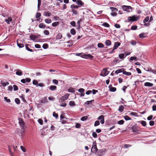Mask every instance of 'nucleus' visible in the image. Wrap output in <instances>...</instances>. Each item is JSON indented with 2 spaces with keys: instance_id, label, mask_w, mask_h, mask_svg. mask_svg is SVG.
I'll return each mask as SVG.
<instances>
[{
  "instance_id": "nucleus-63",
  "label": "nucleus",
  "mask_w": 156,
  "mask_h": 156,
  "mask_svg": "<svg viewBox=\"0 0 156 156\" xmlns=\"http://www.w3.org/2000/svg\"><path fill=\"white\" fill-rule=\"evenodd\" d=\"M149 124L151 126H153L154 124V122L153 121H151L149 122Z\"/></svg>"
},
{
  "instance_id": "nucleus-37",
  "label": "nucleus",
  "mask_w": 156,
  "mask_h": 156,
  "mask_svg": "<svg viewBox=\"0 0 156 156\" xmlns=\"http://www.w3.org/2000/svg\"><path fill=\"white\" fill-rule=\"evenodd\" d=\"M88 117L87 116H84L81 118V120L82 121H84L87 119Z\"/></svg>"
},
{
  "instance_id": "nucleus-32",
  "label": "nucleus",
  "mask_w": 156,
  "mask_h": 156,
  "mask_svg": "<svg viewBox=\"0 0 156 156\" xmlns=\"http://www.w3.org/2000/svg\"><path fill=\"white\" fill-rule=\"evenodd\" d=\"M124 119L126 121L131 120V118L129 117V116L128 115H126L124 116Z\"/></svg>"
},
{
  "instance_id": "nucleus-42",
  "label": "nucleus",
  "mask_w": 156,
  "mask_h": 156,
  "mask_svg": "<svg viewBox=\"0 0 156 156\" xmlns=\"http://www.w3.org/2000/svg\"><path fill=\"white\" fill-rule=\"evenodd\" d=\"M79 7L77 5H75L74 4H72L71 6V8L73 9H77Z\"/></svg>"
},
{
  "instance_id": "nucleus-47",
  "label": "nucleus",
  "mask_w": 156,
  "mask_h": 156,
  "mask_svg": "<svg viewBox=\"0 0 156 156\" xmlns=\"http://www.w3.org/2000/svg\"><path fill=\"white\" fill-rule=\"evenodd\" d=\"M93 101H94V100H91L90 101H86L85 103V104L88 105L90 104H91L92 102Z\"/></svg>"
},
{
  "instance_id": "nucleus-60",
  "label": "nucleus",
  "mask_w": 156,
  "mask_h": 156,
  "mask_svg": "<svg viewBox=\"0 0 156 156\" xmlns=\"http://www.w3.org/2000/svg\"><path fill=\"white\" fill-rule=\"evenodd\" d=\"M52 82L53 83L56 85H57L58 83V81L54 79L52 80Z\"/></svg>"
},
{
  "instance_id": "nucleus-19",
  "label": "nucleus",
  "mask_w": 156,
  "mask_h": 156,
  "mask_svg": "<svg viewBox=\"0 0 156 156\" xmlns=\"http://www.w3.org/2000/svg\"><path fill=\"white\" fill-rule=\"evenodd\" d=\"M139 122L140 123L144 126H146L147 125L146 122L144 121H140Z\"/></svg>"
},
{
  "instance_id": "nucleus-31",
  "label": "nucleus",
  "mask_w": 156,
  "mask_h": 156,
  "mask_svg": "<svg viewBox=\"0 0 156 156\" xmlns=\"http://www.w3.org/2000/svg\"><path fill=\"white\" fill-rule=\"evenodd\" d=\"M17 45L20 48H22L24 46V44L23 43H20L17 42Z\"/></svg>"
},
{
  "instance_id": "nucleus-53",
  "label": "nucleus",
  "mask_w": 156,
  "mask_h": 156,
  "mask_svg": "<svg viewBox=\"0 0 156 156\" xmlns=\"http://www.w3.org/2000/svg\"><path fill=\"white\" fill-rule=\"evenodd\" d=\"M92 135L93 136L94 138H96L97 137V134L95 132H93Z\"/></svg>"
},
{
  "instance_id": "nucleus-38",
  "label": "nucleus",
  "mask_w": 156,
  "mask_h": 156,
  "mask_svg": "<svg viewBox=\"0 0 156 156\" xmlns=\"http://www.w3.org/2000/svg\"><path fill=\"white\" fill-rule=\"evenodd\" d=\"M26 49L28 51H30V52H33V51L32 49H30L28 46V44H26Z\"/></svg>"
},
{
  "instance_id": "nucleus-8",
  "label": "nucleus",
  "mask_w": 156,
  "mask_h": 156,
  "mask_svg": "<svg viewBox=\"0 0 156 156\" xmlns=\"http://www.w3.org/2000/svg\"><path fill=\"white\" fill-rule=\"evenodd\" d=\"M128 20L129 21H134L137 20V19L134 17H129L128 18Z\"/></svg>"
},
{
  "instance_id": "nucleus-27",
  "label": "nucleus",
  "mask_w": 156,
  "mask_h": 156,
  "mask_svg": "<svg viewBox=\"0 0 156 156\" xmlns=\"http://www.w3.org/2000/svg\"><path fill=\"white\" fill-rule=\"evenodd\" d=\"M70 33L72 35H75L76 33V31L73 28L71 29L70 30Z\"/></svg>"
},
{
  "instance_id": "nucleus-51",
  "label": "nucleus",
  "mask_w": 156,
  "mask_h": 156,
  "mask_svg": "<svg viewBox=\"0 0 156 156\" xmlns=\"http://www.w3.org/2000/svg\"><path fill=\"white\" fill-rule=\"evenodd\" d=\"M53 115L54 117H55L56 118H57L58 117V114H56L55 112H54L53 113Z\"/></svg>"
},
{
  "instance_id": "nucleus-23",
  "label": "nucleus",
  "mask_w": 156,
  "mask_h": 156,
  "mask_svg": "<svg viewBox=\"0 0 156 156\" xmlns=\"http://www.w3.org/2000/svg\"><path fill=\"white\" fill-rule=\"evenodd\" d=\"M110 9L112 12H116L118 11V9L114 7H110Z\"/></svg>"
},
{
  "instance_id": "nucleus-36",
  "label": "nucleus",
  "mask_w": 156,
  "mask_h": 156,
  "mask_svg": "<svg viewBox=\"0 0 156 156\" xmlns=\"http://www.w3.org/2000/svg\"><path fill=\"white\" fill-rule=\"evenodd\" d=\"M149 16H147L146 17L143 21L144 23H145L146 22H147L149 20Z\"/></svg>"
},
{
  "instance_id": "nucleus-17",
  "label": "nucleus",
  "mask_w": 156,
  "mask_h": 156,
  "mask_svg": "<svg viewBox=\"0 0 156 156\" xmlns=\"http://www.w3.org/2000/svg\"><path fill=\"white\" fill-rule=\"evenodd\" d=\"M123 74L127 76H130L131 75V73L129 72H126V71L124 70H124L123 72Z\"/></svg>"
},
{
  "instance_id": "nucleus-1",
  "label": "nucleus",
  "mask_w": 156,
  "mask_h": 156,
  "mask_svg": "<svg viewBox=\"0 0 156 156\" xmlns=\"http://www.w3.org/2000/svg\"><path fill=\"white\" fill-rule=\"evenodd\" d=\"M75 55L77 56H80L82 58H92L93 57V56L90 54H88L87 55L83 54L81 55V53H76Z\"/></svg>"
},
{
  "instance_id": "nucleus-21",
  "label": "nucleus",
  "mask_w": 156,
  "mask_h": 156,
  "mask_svg": "<svg viewBox=\"0 0 156 156\" xmlns=\"http://www.w3.org/2000/svg\"><path fill=\"white\" fill-rule=\"evenodd\" d=\"M76 3L78 5H83V3L81 0H77Z\"/></svg>"
},
{
  "instance_id": "nucleus-33",
  "label": "nucleus",
  "mask_w": 156,
  "mask_h": 156,
  "mask_svg": "<svg viewBox=\"0 0 156 156\" xmlns=\"http://www.w3.org/2000/svg\"><path fill=\"white\" fill-rule=\"evenodd\" d=\"M102 25L106 27H110V25L107 23L105 22L103 23Z\"/></svg>"
},
{
  "instance_id": "nucleus-34",
  "label": "nucleus",
  "mask_w": 156,
  "mask_h": 156,
  "mask_svg": "<svg viewBox=\"0 0 156 156\" xmlns=\"http://www.w3.org/2000/svg\"><path fill=\"white\" fill-rule=\"evenodd\" d=\"M119 57L120 58L122 59H123L124 58H125L126 57H125V56H124V55L123 54H120L119 55Z\"/></svg>"
},
{
  "instance_id": "nucleus-5",
  "label": "nucleus",
  "mask_w": 156,
  "mask_h": 156,
  "mask_svg": "<svg viewBox=\"0 0 156 156\" xmlns=\"http://www.w3.org/2000/svg\"><path fill=\"white\" fill-rule=\"evenodd\" d=\"M123 10L127 12H129V9H131L132 7L130 6H123L122 7Z\"/></svg>"
},
{
  "instance_id": "nucleus-14",
  "label": "nucleus",
  "mask_w": 156,
  "mask_h": 156,
  "mask_svg": "<svg viewBox=\"0 0 156 156\" xmlns=\"http://www.w3.org/2000/svg\"><path fill=\"white\" fill-rule=\"evenodd\" d=\"M57 88L56 86L54 85L51 86L50 87L49 89L51 90H56Z\"/></svg>"
},
{
  "instance_id": "nucleus-12",
  "label": "nucleus",
  "mask_w": 156,
  "mask_h": 156,
  "mask_svg": "<svg viewBox=\"0 0 156 156\" xmlns=\"http://www.w3.org/2000/svg\"><path fill=\"white\" fill-rule=\"evenodd\" d=\"M39 27L41 28L44 29L46 26L44 23H40L39 25Z\"/></svg>"
},
{
  "instance_id": "nucleus-59",
  "label": "nucleus",
  "mask_w": 156,
  "mask_h": 156,
  "mask_svg": "<svg viewBox=\"0 0 156 156\" xmlns=\"http://www.w3.org/2000/svg\"><path fill=\"white\" fill-rule=\"evenodd\" d=\"M53 19L55 20L56 21L58 20H60V18L59 17L57 16H55L53 17Z\"/></svg>"
},
{
  "instance_id": "nucleus-50",
  "label": "nucleus",
  "mask_w": 156,
  "mask_h": 156,
  "mask_svg": "<svg viewBox=\"0 0 156 156\" xmlns=\"http://www.w3.org/2000/svg\"><path fill=\"white\" fill-rule=\"evenodd\" d=\"M13 89H14V91H17L18 89V87L16 85H13Z\"/></svg>"
},
{
  "instance_id": "nucleus-22",
  "label": "nucleus",
  "mask_w": 156,
  "mask_h": 156,
  "mask_svg": "<svg viewBox=\"0 0 156 156\" xmlns=\"http://www.w3.org/2000/svg\"><path fill=\"white\" fill-rule=\"evenodd\" d=\"M105 44L107 46H109L111 44V42L109 40H107L105 42Z\"/></svg>"
},
{
  "instance_id": "nucleus-64",
  "label": "nucleus",
  "mask_w": 156,
  "mask_h": 156,
  "mask_svg": "<svg viewBox=\"0 0 156 156\" xmlns=\"http://www.w3.org/2000/svg\"><path fill=\"white\" fill-rule=\"evenodd\" d=\"M26 82L29 83L31 81V79L30 78H27L25 79Z\"/></svg>"
},
{
  "instance_id": "nucleus-2",
  "label": "nucleus",
  "mask_w": 156,
  "mask_h": 156,
  "mask_svg": "<svg viewBox=\"0 0 156 156\" xmlns=\"http://www.w3.org/2000/svg\"><path fill=\"white\" fill-rule=\"evenodd\" d=\"M98 151V148L96 145V143L95 141L93 142L92 146L91 149V151L92 152L95 153Z\"/></svg>"
},
{
  "instance_id": "nucleus-46",
  "label": "nucleus",
  "mask_w": 156,
  "mask_h": 156,
  "mask_svg": "<svg viewBox=\"0 0 156 156\" xmlns=\"http://www.w3.org/2000/svg\"><path fill=\"white\" fill-rule=\"evenodd\" d=\"M100 124V122L99 121L97 120L94 123V126H98Z\"/></svg>"
},
{
  "instance_id": "nucleus-28",
  "label": "nucleus",
  "mask_w": 156,
  "mask_h": 156,
  "mask_svg": "<svg viewBox=\"0 0 156 156\" xmlns=\"http://www.w3.org/2000/svg\"><path fill=\"white\" fill-rule=\"evenodd\" d=\"M137 58L136 57H131L129 59V61H133V60L137 61Z\"/></svg>"
},
{
  "instance_id": "nucleus-39",
  "label": "nucleus",
  "mask_w": 156,
  "mask_h": 156,
  "mask_svg": "<svg viewBox=\"0 0 156 156\" xmlns=\"http://www.w3.org/2000/svg\"><path fill=\"white\" fill-rule=\"evenodd\" d=\"M41 5V0H38L37 9L39 10L40 7Z\"/></svg>"
},
{
  "instance_id": "nucleus-43",
  "label": "nucleus",
  "mask_w": 156,
  "mask_h": 156,
  "mask_svg": "<svg viewBox=\"0 0 156 156\" xmlns=\"http://www.w3.org/2000/svg\"><path fill=\"white\" fill-rule=\"evenodd\" d=\"M42 47L44 49H46L48 48V44H43Z\"/></svg>"
},
{
  "instance_id": "nucleus-58",
  "label": "nucleus",
  "mask_w": 156,
  "mask_h": 156,
  "mask_svg": "<svg viewBox=\"0 0 156 156\" xmlns=\"http://www.w3.org/2000/svg\"><path fill=\"white\" fill-rule=\"evenodd\" d=\"M20 98L24 102H26V100H25V98H24V96L23 95H22L20 97Z\"/></svg>"
},
{
  "instance_id": "nucleus-54",
  "label": "nucleus",
  "mask_w": 156,
  "mask_h": 156,
  "mask_svg": "<svg viewBox=\"0 0 156 156\" xmlns=\"http://www.w3.org/2000/svg\"><path fill=\"white\" fill-rule=\"evenodd\" d=\"M103 119H104V115H101L99 116L97 118V119L98 120H101Z\"/></svg>"
},
{
  "instance_id": "nucleus-55",
  "label": "nucleus",
  "mask_w": 156,
  "mask_h": 156,
  "mask_svg": "<svg viewBox=\"0 0 156 156\" xmlns=\"http://www.w3.org/2000/svg\"><path fill=\"white\" fill-rule=\"evenodd\" d=\"M44 34L46 35H48L49 34V32L47 30H44Z\"/></svg>"
},
{
  "instance_id": "nucleus-44",
  "label": "nucleus",
  "mask_w": 156,
  "mask_h": 156,
  "mask_svg": "<svg viewBox=\"0 0 156 156\" xmlns=\"http://www.w3.org/2000/svg\"><path fill=\"white\" fill-rule=\"evenodd\" d=\"M15 102L17 104H19L20 103V101L18 98H16L15 99Z\"/></svg>"
},
{
  "instance_id": "nucleus-11",
  "label": "nucleus",
  "mask_w": 156,
  "mask_h": 156,
  "mask_svg": "<svg viewBox=\"0 0 156 156\" xmlns=\"http://www.w3.org/2000/svg\"><path fill=\"white\" fill-rule=\"evenodd\" d=\"M144 85L145 86L152 87L153 85V84L151 83L147 82L144 83Z\"/></svg>"
},
{
  "instance_id": "nucleus-7",
  "label": "nucleus",
  "mask_w": 156,
  "mask_h": 156,
  "mask_svg": "<svg viewBox=\"0 0 156 156\" xmlns=\"http://www.w3.org/2000/svg\"><path fill=\"white\" fill-rule=\"evenodd\" d=\"M38 37L34 34H32L30 36V39L33 41H34Z\"/></svg>"
},
{
  "instance_id": "nucleus-41",
  "label": "nucleus",
  "mask_w": 156,
  "mask_h": 156,
  "mask_svg": "<svg viewBox=\"0 0 156 156\" xmlns=\"http://www.w3.org/2000/svg\"><path fill=\"white\" fill-rule=\"evenodd\" d=\"M124 121L123 120H121L118 122L117 123L119 125H122L124 124Z\"/></svg>"
},
{
  "instance_id": "nucleus-10",
  "label": "nucleus",
  "mask_w": 156,
  "mask_h": 156,
  "mask_svg": "<svg viewBox=\"0 0 156 156\" xmlns=\"http://www.w3.org/2000/svg\"><path fill=\"white\" fill-rule=\"evenodd\" d=\"M5 22L8 24H9L10 23V22H11L12 20V18L10 17H9L8 18V19H5Z\"/></svg>"
},
{
  "instance_id": "nucleus-13",
  "label": "nucleus",
  "mask_w": 156,
  "mask_h": 156,
  "mask_svg": "<svg viewBox=\"0 0 156 156\" xmlns=\"http://www.w3.org/2000/svg\"><path fill=\"white\" fill-rule=\"evenodd\" d=\"M124 109V107L123 105H120L119 107L118 111L120 112H122L123 111Z\"/></svg>"
},
{
  "instance_id": "nucleus-15",
  "label": "nucleus",
  "mask_w": 156,
  "mask_h": 156,
  "mask_svg": "<svg viewBox=\"0 0 156 156\" xmlns=\"http://www.w3.org/2000/svg\"><path fill=\"white\" fill-rule=\"evenodd\" d=\"M44 15L46 16H50L51 13L49 11H45L44 12Z\"/></svg>"
},
{
  "instance_id": "nucleus-61",
  "label": "nucleus",
  "mask_w": 156,
  "mask_h": 156,
  "mask_svg": "<svg viewBox=\"0 0 156 156\" xmlns=\"http://www.w3.org/2000/svg\"><path fill=\"white\" fill-rule=\"evenodd\" d=\"M4 99L8 103H9L11 102L10 100L9 99H8L6 97H5L4 98Z\"/></svg>"
},
{
  "instance_id": "nucleus-45",
  "label": "nucleus",
  "mask_w": 156,
  "mask_h": 156,
  "mask_svg": "<svg viewBox=\"0 0 156 156\" xmlns=\"http://www.w3.org/2000/svg\"><path fill=\"white\" fill-rule=\"evenodd\" d=\"M98 46L99 48H102L104 47V45L102 43H99L98 44Z\"/></svg>"
},
{
  "instance_id": "nucleus-20",
  "label": "nucleus",
  "mask_w": 156,
  "mask_h": 156,
  "mask_svg": "<svg viewBox=\"0 0 156 156\" xmlns=\"http://www.w3.org/2000/svg\"><path fill=\"white\" fill-rule=\"evenodd\" d=\"M123 70L124 69H118L115 71V73L117 74L122 72L123 73Z\"/></svg>"
},
{
  "instance_id": "nucleus-16",
  "label": "nucleus",
  "mask_w": 156,
  "mask_h": 156,
  "mask_svg": "<svg viewBox=\"0 0 156 156\" xmlns=\"http://www.w3.org/2000/svg\"><path fill=\"white\" fill-rule=\"evenodd\" d=\"M16 73L17 75L21 76L22 75V72L20 70L18 69Z\"/></svg>"
},
{
  "instance_id": "nucleus-56",
  "label": "nucleus",
  "mask_w": 156,
  "mask_h": 156,
  "mask_svg": "<svg viewBox=\"0 0 156 156\" xmlns=\"http://www.w3.org/2000/svg\"><path fill=\"white\" fill-rule=\"evenodd\" d=\"M41 13L40 12H37L36 14V18H38L41 16Z\"/></svg>"
},
{
  "instance_id": "nucleus-49",
  "label": "nucleus",
  "mask_w": 156,
  "mask_h": 156,
  "mask_svg": "<svg viewBox=\"0 0 156 156\" xmlns=\"http://www.w3.org/2000/svg\"><path fill=\"white\" fill-rule=\"evenodd\" d=\"M137 26H133L131 27V29L133 30H135L137 29Z\"/></svg>"
},
{
  "instance_id": "nucleus-35",
  "label": "nucleus",
  "mask_w": 156,
  "mask_h": 156,
  "mask_svg": "<svg viewBox=\"0 0 156 156\" xmlns=\"http://www.w3.org/2000/svg\"><path fill=\"white\" fill-rule=\"evenodd\" d=\"M45 22L47 23H50L51 22V20L50 19H46L45 20Z\"/></svg>"
},
{
  "instance_id": "nucleus-4",
  "label": "nucleus",
  "mask_w": 156,
  "mask_h": 156,
  "mask_svg": "<svg viewBox=\"0 0 156 156\" xmlns=\"http://www.w3.org/2000/svg\"><path fill=\"white\" fill-rule=\"evenodd\" d=\"M19 123L22 129L24 128L25 123L23 119L21 118H18Z\"/></svg>"
},
{
  "instance_id": "nucleus-57",
  "label": "nucleus",
  "mask_w": 156,
  "mask_h": 156,
  "mask_svg": "<svg viewBox=\"0 0 156 156\" xmlns=\"http://www.w3.org/2000/svg\"><path fill=\"white\" fill-rule=\"evenodd\" d=\"M80 126L81 125L80 123H77L75 125V127L76 128H79L80 127Z\"/></svg>"
},
{
  "instance_id": "nucleus-30",
  "label": "nucleus",
  "mask_w": 156,
  "mask_h": 156,
  "mask_svg": "<svg viewBox=\"0 0 156 156\" xmlns=\"http://www.w3.org/2000/svg\"><path fill=\"white\" fill-rule=\"evenodd\" d=\"M146 34L145 33H142L139 34V36L141 38H144L145 37Z\"/></svg>"
},
{
  "instance_id": "nucleus-52",
  "label": "nucleus",
  "mask_w": 156,
  "mask_h": 156,
  "mask_svg": "<svg viewBox=\"0 0 156 156\" xmlns=\"http://www.w3.org/2000/svg\"><path fill=\"white\" fill-rule=\"evenodd\" d=\"M70 24L73 27H75L76 26V23L74 21L71 22Z\"/></svg>"
},
{
  "instance_id": "nucleus-24",
  "label": "nucleus",
  "mask_w": 156,
  "mask_h": 156,
  "mask_svg": "<svg viewBox=\"0 0 156 156\" xmlns=\"http://www.w3.org/2000/svg\"><path fill=\"white\" fill-rule=\"evenodd\" d=\"M59 24V22H56L52 23V25L53 27H55L58 25Z\"/></svg>"
},
{
  "instance_id": "nucleus-18",
  "label": "nucleus",
  "mask_w": 156,
  "mask_h": 156,
  "mask_svg": "<svg viewBox=\"0 0 156 156\" xmlns=\"http://www.w3.org/2000/svg\"><path fill=\"white\" fill-rule=\"evenodd\" d=\"M62 37V34L60 33H59L57 35L56 38V39H57H57L59 40V39H61Z\"/></svg>"
},
{
  "instance_id": "nucleus-26",
  "label": "nucleus",
  "mask_w": 156,
  "mask_h": 156,
  "mask_svg": "<svg viewBox=\"0 0 156 156\" xmlns=\"http://www.w3.org/2000/svg\"><path fill=\"white\" fill-rule=\"evenodd\" d=\"M69 105L71 106H73L75 105V103L74 101H70L69 102Z\"/></svg>"
},
{
  "instance_id": "nucleus-9",
  "label": "nucleus",
  "mask_w": 156,
  "mask_h": 156,
  "mask_svg": "<svg viewBox=\"0 0 156 156\" xmlns=\"http://www.w3.org/2000/svg\"><path fill=\"white\" fill-rule=\"evenodd\" d=\"M120 43L118 42H116L114 44V45L113 48L115 49L117 48L119 46H120Z\"/></svg>"
},
{
  "instance_id": "nucleus-3",
  "label": "nucleus",
  "mask_w": 156,
  "mask_h": 156,
  "mask_svg": "<svg viewBox=\"0 0 156 156\" xmlns=\"http://www.w3.org/2000/svg\"><path fill=\"white\" fill-rule=\"evenodd\" d=\"M109 72L106 69H104L101 71L100 75L102 76H105L109 74Z\"/></svg>"
},
{
  "instance_id": "nucleus-25",
  "label": "nucleus",
  "mask_w": 156,
  "mask_h": 156,
  "mask_svg": "<svg viewBox=\"0 0 156 156\" xmlns=\"http://www.w3.org/2000/svg\"><path fill=\"white\" fill-rule=\"evenodd\" d=\"M68 91L69 92L74 93L75 92V90L73 88L71 87L68 89Z\"/></svg>"
},
{
  "instance_id": "nucleus-40",
  "label": "nucleus",
  "mask_w": 156,
  "mask_h": 156,
  "mask_svg": "<svg viewBox=\"0 0 156 156\" xmlns=\"http://www.w3.org/2000/svg\"><path fill=\"white\" fill-rule=\"evenodd\" d=\"M131 129L134 132H137V130L135 126H133L131 127Z\"/></svg>"
},
{
  "instance_id": "nucleus-48",
  "label": "nucleus",
  "mask_w": 156,
  "mask_h": 156,
  "mask_svg": "<svg viewBox=\"0 0 156 156\" xmlns=\"http://www.w3.org/2000/svg\"><path fill=\"white\" fill-rule=\"evenodd\" d=\"M33 84L34 85H37L38 84V82L36 80H34L33 81Z\"/></svg>"
},
{
  "instance_id": "nucleus-6",
  "label": "nucleus",
  "mask_w": 156,
  "mask_h": 156,
  "mask_svg": "<svg viewBox=\"0 0 156 156\" xmlns=\"http://www.w3.org/2000/svg\"><path fill=\"white\" fill-rule=\"evenodd\" d=\"M69 95V94H66L63 96H62L61 97V99L62 101H64L65 100H67L68 98Z\"/></svg>"
},
{
  "instance_id": "nucleus-62",
  "label": "nucleus",
  "mask_w": 156,
  "mask_h": 156,
  "mask_svg": "<svg viewBox=\"0 0 156 156\" xmlns=\"http://www.w3.org/2000/svg\"><path fill=\"white\" fill-rule=\"evenodd\" d=\"M38 122L41 124L42 125L43 124V121L41 119H39L38 120Z\"/></svg>"
},
{
  "instance_id": "nucleus-29",
  "label": "nucleus",
  "mask_w": 156,
  "mask_h": 156,
  "mask_svg": "<svg viewBox=\"0 0 156 156\" xmlns=\"http://www.w3.org/2000/svg\"><path fill=\"white\" fill-rule=\"evenodd\" d=\"M109 87L110 91L112 92H115L116 90V89L115 87H111L110 86Z\"/></svg>"
}]
</instances>
